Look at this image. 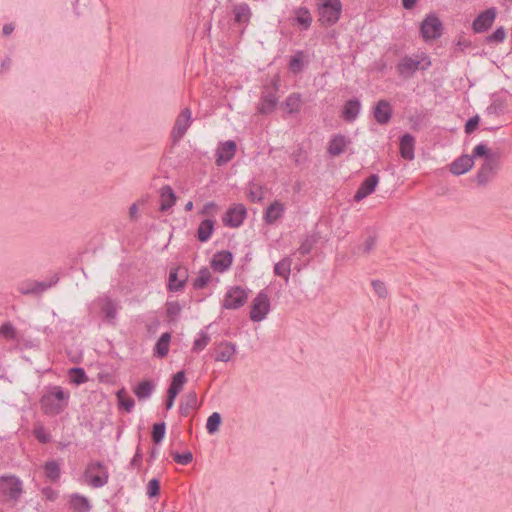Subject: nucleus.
<instances>
[{
    "instance_id": "nucleus-57",
    "label": "nucleus",
    "mask_w": 512,
    "mask_h": 512,
    "mask_svg": "<svg viewBox=\"0 0 512 512\" xmlns=\"http://www.w3.org/2000/svg\"><path fill=\"white\" fill-rule=\"evenodd\" d=\"M312 247L313 241L306 239L301 243L300 247L298 248V252L300 255H307L311 252Z\"/></svg>"
},
{
    "instance_id": "nucleus-12",
    "label": "nucleus",
    "mask_w": 512,
    "mask_h": 512,
    "mask_svg": "<svg viewBox=\"0 0 512 512\" xmlns=\"http://www.w3.org/2000/svg\"><path fill=\"white\" fill-rule=\"evenodd\" d=\"M496 18V9L489 8L481 12L473 21L472 28L475 33L487 31L494 23Z\"/></svg>"
},
{
    "instance_id": "nucleus-61",
    "label": "nucleus",
    "mask_w": 512,
    "mask_h": 512,
    "mask_svg": "<svg viewBox=\"0 0 512 512\" xmlns=\"http://www.w3.org/2000/svg\"><path fill=\"white\" fill-rule=\"evenodd\" d=\"M417 0H402V5L405 9L411 10L415 7Z\"/></svg>"
},
{
    "instance_id": "nucleus-40",
    "label": "nucleus",
    "mask_w": 512,
    "mask_h": 512,
    "mask_svg": "<svg viewBox=\"0 0 512 512\" xmlns=\"http://www.w3.org/2000/svg\"><path fill=\"white\" fill-rule=\"evenodd\" d=\"M284 106L289 113L298 112L301 107V96L296 93L289 95L284 102Z\"/></svg>"
},
{
    "instance_id": "nucleus-23",
    "label": "nucleus",
    "mask_w": 512,
    "mask_h": 512,
    "mask_svg": "<svg viewBox=\"0 0 512 512\" xmlns=\"http://www.w3.org/2000/svg\"><path fill=\"white\" fill-rule=\"evenodd\" d=\"M176 202V195L169 185H165L160 189V211H167Z\"/></svg>"
},
{
    "instance_id": "nucleus-11",
    "label": "nucleus",
    "mask_w": 512,
    "mask_h": 512,
    "mask_svg": "<svg viewBox=\"0 0 512 512\" xmlns=\"http://www.w3.org/2000/svg\"><path fill=\"white\" fill-rule=\"evenodd\" d=\"M58 281V278H55L51 281H34V280H28L25 282H22L19 286V292L23 295H39L52 287L54 284H56Z\"/></svg>"
},
{
    "instance_id": "nucleus-50",
    "label": "nucleus",
    "mask_w": 512,
    "mask_h": 512,
    "mask_svg": "<svg viewBox=\"0 0 512 512\" xmlns=\"http://www.w3.org/2000/svg\"><path fill=\"white\" fill-rule=\"evenodd\" d=\"M210 336L205 333L201 332L200 337L196 339L193 343V350L194 351H201L203 350L209 343Z\"/></svg>"
},
{
    "instance_id": "nucleus-41",
    "label": "nucleus",
    "mask_w": 512,
    "mask_h": 512,
    "mask_svg": "<svg viewBox=\"0 0 512 512\" xmlns=\"http://www.w3.org/2000/svg\"><path fill=\"white\" fill-rule=\"evenodd\" d=\"M69 376L72 383L80 385L88 381L86 372L81 367H73L69 370Z\"/></svg>"
},
{
    "instance_id": "nucleus-10",
    "label": "nucleus",
    "mask_w": 512,
    "mask_h": 512,
    "mask_svg": "<svg viewBox=\"0 0 512 512\" xmlns=\"http://www.w3.org/2000/svg\"><path fill=\"white\" fill-rule=\"evenodd\" d=\"M247 216V210L244 205L236 204L230 207L222 217L223 224L231 228H237L242 225Z\"/></svg>"
},
{
    "instance_id": "nucleus-22",
    "label": "nucleus",
    "mask_w": 512,
    "mask_h": 512,
    "mask_svg": "<svg viewBox=\"0 0 512 512\" xmlns=\"http://www.w3.org/2000/svg\"><path fill=\"white\" fill-rule=\"evenodd\" d=\"M414 145H415V139L414 137L406 133L404 134L400 139V154L401 157L405 160H413L414 159Z\"/></svg>"
},
{
    "instance_id": "nucleus-31",
    "label": "nucleus",
    "mask_w": 512,
    "mask_h": 512,
    "mask_svg": "<svg viewBox=\"0 0 512 512\" xmlns=\"http://www.w3.org/2000/svg\"><path fill=\"white\" fill-rule=\"evenodd\" d=\"M170 341L171 334L168 332L163 333L155 344L154 355L159 358L165 357L169 352Z\"/></svg>"
},
{
    "instance_id": "nucleus-36",
    "label": "nucleus",
    "mask_w": 512,
    "mask_h": 512,
    "mask_svg": "<svg viewBox=\"0 0 512 512\" xmlns=\"http://www.w3.org/2000/svg\"><path fill=\"white\" fill-rule=\"evenodd\" d=\"M116 396L118 399L119 406L125 409V411L131 412L135 406V401L132 397L127 395L126 390L124 388L120 389L119 391H117Z\"/></svg>"
},
{
    "instance_id": "nucleus-6",
    "label": "nucleus",
    "mask_w": 512,
    "mask_h": 512,
    "mask_svg": "<svg viewBox=\"0 0 512 512\" xmlns=\"http://www.w3.org/2000/svg\"><path fill=\"white\" fill-rule=\"evenodd\" d=\"M500 167L499 158L485 159L476 174V182L479 186H485L491 182Z\"/></svg>"
},
{
    "instance_id": "nucleus-43",
    "label": "nucleus",
    "mask_w": 512,
    "mask_h": 512,
    "mask_svg": "<svg viewBox=\"0 0 512 512\" xmlns=\"http://www.w3.org/2000/svg\"><path fill=\"white\" fill-rule=\"evenodd\" d=\"M45 475L52 481H56L60 477V467L59 464L52 460L48 461L44 465Z\"/></svg>"
},
{
    "instance_id": "nucleus-27",
    "label": "nucleus",
    "mask_w": 512,
    "mask_h": 512,
    "mask_svg": "<svg viewBox=\"0 0 512 512\" xmlns=\"http://www.w3.org/2000/svg\"><path fill=\"white\" fill-rule=\"evenodd\" d=\"M197 408H198L197 394L194 391H192V392L187 393L186 396L184 397V399L180 405L179 412L182 416L186 417L189 415L191 410H194Z\"/></svg>"
},
{
    "instance_id": "nucleus-37",
    "label": "nucleus",
    "mask_w": 512,
    "mask_h": 512,
    "mask_svg": "<svg viewBox=\"0 0 512 512\" xmlns=\"http://www.w3.org/2000/svg\"><path fill=\"white\" fill-rule=\"evenodd\" d=\"M296 21L305 30L311 26L312 16L308 8L300 7L296 10Z\"/></svg>"
},
{
    "instance_id": "nucleus-17",
    "label": "nucleus",
    "mask_w": 512,
    "mask_h": 512,
    "mask_svg": "<svg viewBox=\"0 0 512 512\" xmlns=\"http://www.w3.org/2000/svg\"><path fill=\"white\" fill-rule=\"evenodd\" d=\"M379 182V177L376 174H371L369 177H367L359 186L357 189L354 200L356 202H360L364 198H366L368 195L374 192L377 184Z\"/></svg>"
},
{
    "instance_id": "nucleus-13",
    "label": "nucleus",
    "mask_w": 512,
    "mask_h": 512,
    "mask_svg": "<svg viewBox=\"0 0 512 512\" xmlns=\"http://www.w3.org/2000/svg\"><path fill=\"white\" fill-rule=\"evenodd\" d=\"M188 278L187 270L185 268L177 267L170 270L168 289L173 292L181 290Z\"/></svg>"
},
{
    "instance_id": "nucleus-52",
    "label": "nucleus",
    "mask_w": 512,
    "mask_h": 512,
    "mask_svg": "<svg viewBox=\"0 0 512 512\" xmlns=\"http://www.w3.org/2000/svg\"><path fill=\"white\" fill-rule=\"evenodd\" d=\"M0 334L7 339H15L16 330L10 322H6L0 326Z\"/></svg>"
},
{
    "instance_id": "nucleus-63",
    "label": "nucleus",
    "mask_w": 512,
    "mask_h": 512,
    "mask_svg": "<svg viewBox=\"0 0 512 512\" xmlns=\"http://www.w3.org/2000/svg\"><path fill=\"white\" fill-rule=\"evenodd\" d=\"M13 30H14V26L12 24H5L3 26V30L2 31H3V34L5 36H8V35H10L13 32Z\"/></svg>"
},
{
    "instance_id": "nucleus-39",
    "label": "nucleus",
    "mask_w": 512,
    "mask_h": 512,
    "mask_svg": "<svg viewBox=\"0 0 512 512\" xmlns=\"http://www.w3.org/2000/svg\"><path fill=\"white\" fill-rule=\"evenodd\" d=\"M210 279H211V273H210L209 269L206 267L202 268L199 271L198 276L196 277V279L193 282V287L198 290L203 289L207 286Z\"/></svg>"
},
{
    "instance_id": "nucleus-3",
    "label": "nucleus",
    "mask_w": 512,
    "mask_h": 512,
    "mask_svg": "<svg viewBox=\"0 0 512 512\" xmlns=\"http://www.w3.org/2000/svg\"><path fill=\"white\" fill-rule=\"evenodd\" d=\"M319 21L323 26H332L340 18L342 4L340 0H326L318 8Z\"/></svg>"
},
{
    "instance_id": "nucleus-18",
    "label": "nucleus",
    "mask_w": 512,
    "mask_h": 512,
    "mask_svg": "<svg viewBox=\"0 0 512 512\" xmlns=\"http://www.w3.org/2000/svg\"><path fill=\"white\" fill-rule=\"evenodd\" d=\"M233 261V255L230 251L222 250L220 252H217L212 260H211V267L214 271L217 272H224L226 271L232 264Z\"/></svg>"
},
{
    "instance_id": "nucleus-25",
    "label": "nucleus",
    "mask_w": 512,
    "mask_h": 512,
    "mask_svg": "<svg viewBox=\"0 0 512 512\" xmlns=\"http://www.w3.org/2000/svg\"><path fill=\"white\" fill-rule=\"evenodd\" d=\"M360 107L361 105L358 99H350L349 101L346 102L343 108V118L348 122L354 121L360 112Z\"/></svg>"
},
{
    "instance_id": "nucleus-29",
    "label": "nucleus",
    "mask_w": 512,
    "mask_h": 512,
    "mask_svg": "<svg viewBox=\"0 0 512 512\" xmlns=\"http://www.w3.org/2000/svg\"><path fill=\"white\" fill-rule=\"evenodd\" d=\"M214 231V221L205 219L200 222L197 228L196 237L200 242H207Z\"/></svg>"
},
{
    "instance_id": "nucleus-24",
    "label": "nucleus",
    "mask_w": 512,
    "mask_h": 512,
    "mask_svg": "<svg viewBox=\"0 0 512 512\" xmlns=\"http://www.w3.org/2000/svg\"><path fill=\"white\" fill-rule=\"evenodd\" d=\"M284 206L278 201L273 202L267 207L264 213V220L267 224H273L283 216Z\"/></svg>"
},
{
    "instance_id": "nucleus-58",
    "label": "nucleus",
    "mask_w": 512,
    "mask_h": 512,
    "mask_svg": "<svg viewBox=\"0 0 512 512\" xmlns=\"http://www.w3.org/2000/svg\"><path fill=\"white\" fill-rule=\"evenodd\" d=\"M142 459H143V454H142L140 447L138 446L136 449L135 455L130 462V465L134 468H139L141 466Z\"/></svg>"
},
{
    "instance_id": "nucleus-8",
    "label": "nucleus",
    "mask_w": 512,
    "mask_h": 512,
    "mask_svg": "<svg viewBox=\"0 0 512 512\" xmlns=\"http://www.w3.org/2000/svg\"><path fill=\"white\" fill-rule=\"evenodd\" d=\"M248 299V294L245 289L240 286L231 287L225 294L223 300V308L225 309H239Z\"/></svg>"
},
{
    "instance_id": "nucleus-33",
    "label": "nucleus",
    "mask_w": 512,
    "mask_h": 512,
    "mask_svg": "<svg viewBox=\"0 0 512 512\" xmlns=\"http://www.w3.org/2000/svg\"><path fill=\"white\" fill-rule=\"evenodd\" d=\"M70 507L74 512H89L91 509L89 500L79 494H73L71 496Z\"/></svg>"
},
{
    "instance_id": "nucleus-20",
    "label": "nucleus",
    "mask_w": 512,
    "mask_h": 512,
    "mask_svg": "<svg viewBox=\"0 0 512 512\" xmlns=\"http://www.w3.org/2000/svg\"><path fill=\"white\" fill-rule=\"evenodd\" d=\"M374 117L379 124H387L392 117L391 105L387 100H380L374 108Z\"/></svg>"
},
{
    "instance_id": "nucleus-9",
    "label": "nucleus",
    "mask_w": 512,
    "mask_h": 512,
    "mask_svg": "<svg viewBox=\"0 0 512 512\" xmlns=\"http://www.w3.org/2000/svg\"><path fill=\"white\" fill-rule=\"evenodd\" d=\"M420 32L424 40L437 39L442 35V23L435 15L427 16L420 26Z\"/></svg>"
},
{
    "instance_id": "nucleus-38",
    "label": "nucleus",
    "mask_w": 512,
    "mask_h": 512,
    "mask_svg": "<svg viewBox=\"0 0 512 512\" xmlns=\"http://www.w3.org/2000/svg\"><path fill=\"white\" fill-rule=\"evenodd\" d=\"M473 157V160L478 157H484L485 159L489 158H499V155L496 153H493L491 149H489L485 144L480 143L472 151V154L470 155Z\"/></svg>"
},
{
    "instance_id": "nucleus-35",
    "label": "nucleus",
    "mask_w": 512,
    "mask_h": 512,
    "mask_svg": "<svg viewBox=\"0 0 512 512\" xmlns=\"http://www.w3.org/2000/svg\"><path fill=\"white\" fill-rule=\"evenodd\" d=\"M305 54L303 51L299 50L297 51L289 61V69L292 73L298 74L300 73L305 66L304 63Z\"/></svg>"
},
{
    "instance_id": "nucleus-16",
    "label": "nucleus",
    "mask_w": 512,
    "mask_h": 512,
    "mask_svg": "<svg viewBox=\"0 0 512 512\" xmlns=\"http://www.w3.org/2000/svg\"><path fill=\"white\" fill-rule=\"evenodd\" d=\"M421 61L410 56L403 57L397 64V72L403 78H410L418 69Z\"/></svg>"
},
{
    "instance_id": "nucleus-53",
    "label": "nucleus",
    "mask_w": 512,
    "mask_h": 512,
    "mask_svg": "<svg viewBox=\"0 0 512 512\" xmlns=\"http://www.w3.org/2000/svg\"><path fill=\"white\" fill-rule=\"evenodd\" d=\"M160 491V482L158 479L153 478L147 484V495L149 498L156 497Z\"/></svg>"
},
{
    "instance_id": "nucleus-28",
    "label": "nucleus",
    "mask_w": 512,
    "mask_h": 512,
    "mask_svg": "<svg viewBox=\"0 0 512 512\" xmlns=\"http://www.w3.org/2000/svg\"><path fill=\"white\" fill-rule=\"evenodd\" d=\"M234 20L238 24H247L251 17V10L247 3H240L233 8Z\"/></svg>"
},
{
    "instance_id": "nucleus-26",
    "label": "nucleus",
    "mask_w": 512,
    "mask_h": 512,
    "mask_svg": "<svg viewBox=\"0 0 512 512\" xmlns=\"http://www.w3.org/2000/svg\"><path fill=\"white\" fill-rule=\"evenodd\" d=\"M235 345L230 342H221L216 350L215 361L228 362L234 355Z\"/></svg>"
},
{
    "instance_id": "nucleus-55",
    "label": "nucleus",
    "mask_w": 512,
    "mask_h": 512,
    "mask_svg": "<svg viewBox=\"0 0 512 512\" xmlns=\"http://www.w3.org/2000/svg\"><path fill=\"white\" fill-rule=\"evenodd\" d=\"M480 118L478 115H475L468 119V121L465 124V133L471 134L479 125Z\"/></svg>"
},
{
    "instance_id": "nucleus-19",
    "label": "nucleus",
    "mask_w": 512,
    "mask_h": 512,
    "mask_svg": "<svg viewBox=\"0 0 512 512\" xmlns=\"http://www.w3.org/2000/svg\"><path fill=\"white\" fill-rule=\"evenodd\" d=\"M474 165L473 157L462 155L450 164V172L454 175H462L468 172Z\"/></svg>"
},
{
    "instance_id": "nucleus-21",
    "label": "nucleus",
    "mask_w": 512,
    "mask_h": 512,
    "mask_svg": "<svg viewBox=\"0 0 512 512\" xmlns=\"http://www.w3.org/2000/svg\"><path fill=\"white\" fill-rule=\"evenodd\" d=\"M350 140L342 134L335 135L328 143L327 151L331 156H339L344 153Z\"/></svg>"
},
{
    "instance_id": "nucleus-45",
    "label": "nucleus",
    "mask_w": 512,
    "mask_h": 512,
    "mask_svg": "<svg viewBox=\"0 0 512 512\" xmlns=\"http://www.w3.org/2000/svg\"><path fill=\"white\" fill-rule=\"evenodd\" d=\"M166 424L164 422L155 423L152 427L151 438L155 444H159L165 437Z\"/></svg>"
},
{
    "instance_id": "nucleus-59",
    "label": "nucleus",
    "mask_w": 512,
    "mask_h": 512,
    "mask_svg": "<svg viewBox=\"0 0 512 512\" xmlns=\"http://www.w3.org/2000/svg\"><path fill=\"white\" fill-rule=\"evenodd\" d=\"M471 45V41L463 36L459 37L456 43L457 49L461 51H464V49L471 47Z\"/></svg>"
},
{
    "instance_id": "nucleus-64",
    "label": "nucleus",
    "mask_w": 512,
    "mask_h": 512,
    "mask_svg": "<svg viewBox=\"0 0 512 512\" xmlns=\"http://www.w3.org/2000/svg\"><path fill=\"white\" fill-rule=\"evenodd\" d=\"M180 392L177 391L176 389H172V388H168L167 390V397L169 398H172L175 400L176 396L179 394Z\"/></svg>"
},
{
    "instance_id": "nucleus-49",
    "label": "nucleus",
    "mask_w": 512,
    "mask_h": 512,
    "mask_svg": "<svg viewBox=\"0 0 512 512\" xmlns=\"http://www.w3.org/2000/svg\"><path fill=\"white\" fill-rule=\"evenodd\" d=\"M172 457L175 462H177L178 464H181V465H188L193 460V455L190 451H186L181 454L178 452H175L172 454Z\"/></svg>"
},
{
    "instance_id": "nucleus-2",
    "label": "nucleus",
    "mask_w": 512,
    "mask_h": 512,
    "mask_svg": "<svg viewBox=\"0 0 512 512\" xmlns=\"http://www.w3.org/2000/svg\"><path fill=\"white\" fill-rule=\"evenodd\" d=\"M23 493V483L15 475L0 476V496L5 502L15 506Z\"/></svg>"
},
{
    "instance_id": "nucleus-46",
    "label": "nucleus",
    "mask_w": 512,
    "mask_h": 512,
    "mask_svg": "<svg viewBox=\"0 0 512 512\" xmlns=\"http://www.w3.org/2000/svg\"><path fill=\"white\" fill-rule=\"evenodd\" d=\"M248 197L252 202H261L264 198L263 187L255 183H251L249 185Z\"/></svg>"
},
{
    "instance_id": "nucleus-42",
    "label": "nucleus",
    "mask_w": 512,
    "mask_h": 512,
    "mask_svg": "<svg viewBox=\"0 0 512 512\" xmlns=\"http://www.w3.org/2000/svg\"><path fill=\"white\" fill-rule=\"evenodd\" d=\"M221 423H222V417H221L220 413H218V412L212 413L207 419V423H206L207 432L209 434H215L216 432L219 431V427H220Z\"/></svg>"
},
{
    "instance_id": "nucleus-62",
    "label": "nucleus",
    "mask_w": 512,
    "mask_h": 512,
    "mask_svg": "<svg viewBox=\"0 0 512 512\" xmlns=\"http://www.w3.org/2000/svg\"><path fill=\"white\" fill-rule=\"evenodd\" d=\"M138 213V207L136 203H133L129 208V216L131 219H136Z\"/></svg>"
},
{
    "instance_id": "nucleus-54",
    "label": "nucleus",
    "mask_w": 512,
    "mask_h": 512,
    "mask_svg": "<svg viewBox=\"0 0 512 512\" xmlns=\"http://www.w3.org/2000/svg\"><path fill=\"white\" fill-rule=\"evenodd\" d=\"M372 287L374 292L378 295V297L386 298L388 296V290L384 282L380 280H373Z\"/></svg>"
},
{
    "instance_id": "nucleus-4",
    "label": "nucleus",
    "mask_w": 512,
    "mask_h": 512,
    "mask_svg": "<svg viewBox=\"0 0 512 512\" xmlns=\"http://www.w3.org/2000/svg\"><path fill=\"white\" fill-rule=\"evenodd\" d=\"M85 477L88 478L90 486L100 488L107 484L109 475L104 464L100 461H96L88 465L85 471Z\"/></svg>"
},
{
    "instance_id": "nucleus-34",
    "label": "nucleus",
    "mask_w": 512,
    "mask_h": 512,
    "mask_svg": "<svg viewBox=\"0 0 512 512\" xmlns=\"http://www.w3.org/2000/svg\"><path fill=\"white\" fill-rule=\"evenodd\" d=\"M117 304L110 298H105L101 307V311L104 315V318L110 322L113 323V321L116 318L117 315Z\"/></svg>"
},
{
    "instance_id": "nucleus-51",
    "label": "nucleus",
    "mask_w": 512,
    "mask_h": 512,
    "mask_svg": "<svg viewBox=\"0 0 512 512\" xmlns=\"http://www.w3.org/2000/svg\"><path fill=\"white\" fill-rule=\"evenodd\" d=\"M181 309V305L177 301L167 302L166 304V313L171 319L177 317L180 314Z\"/></svg>"
},
{
    "instance_id": "nucleus-7",
    "label": "nucleus",
    "mask_w": 512,
    "mask_h": 512,
    "mask_svg": "<svg viewBox=\"0 0 512 512\" xmlns=\"http://www.w3.org/2000/svg\"><path fill=\"white\" fill-rule=\"evenodd\" d=\"M191 123V110L189 108H185L177 116L171 132V138L174 144L178 143L184 137Z\"/></svg>"
},
{
    "instance_id": "nucleus-5",
    "label": "nucleus",
    "mask_w": 512,
    "mask_h": 512,
    "mask_svg": "<svg viewBox=\"0 0 512 512\" xmlns=\"http://www.w3.org/2000/svg\"><path fill=\"white\" fill-rule=\"evenodd\" d=\"M270 311V300L268 295L261 291L253 299L251 304L250 319L253 322L264 320Z\"/></svg>"
},
{
    "instance_id": "nucleus-47",
    "label": "nucleus",
    "mask_w": 512,
    "mask_h": 512,
    "mask_svg": "<svg viewBox=\"0 0 512 512\" xmlns=\"http://www.w3.org/2000/svg\"><path fill=\"white\" fill-rule=\"evenodd\" d=\"M186 383V376L184 371L177 372L169 385L170 388L176 389L177 391H181L184 384Z\"/></svg>"
},
{
    "instance_id": "nucleus-60",
    "label": "nucleus",
    "mask_w": 512,
    "mask_h": 512,
    "mask_svg": "<svg viewBox=\"0 0 512 512\" xmlns=\"http://www.w3.org/2000/svg\"><path fill=\"white\" fill-rule=\"evenodd\" d=\"M213 210H217V205L214 202H208L204 205L202 210L200 211V214L202 215H211Z\"/></svg>"
},
{
    "instance_id": "nucleus-32",
    "label": "nucleus",
    "mask_w": 512,
    "mask_h": 512,
    "mask_svg": "<svg viewBox=\"0 0 512 512\" xmlns=\"http://www.w3.org/2000/svg\"><path fill=\"white\" fill-rule=\"evenodd\" d=\"M291 264L292 259L290 257H285L279 262H277L274 266L275 275L282 277L286 283L289 281Z\"/></svg>"
},
{
    "instance_id": "nucleus-48",
    "label": "nucleus",
    "mask_w": 512,
    "mask_h": 512,
    "mask_svg": "<svg viewBox=\"0 0 512 512\" xmlns=\"http://www.w3.org/2000/svg\"><path fill=\"white\" fill-rule=\"evenodd\" d=\"M506 38L504 27H498L491 35L486 38L487 43H501Z\"/></svg>"
},
{
    "instance_id": "nucleus-14",
    "label": "nucleus",
    "mask_w": 512,
    "mask_h": 512,
    "mask_svg": "<svg viewBox=\"0 0 512 512\" xmlns=\"http://www.w3.org/2000/svg\"><path fill=\"white\" fill-rule=\"evenodd\" d=\"M236 148V143L233 140H228L221 143L216 151V164L221 166L232 160L235 156Z\"/></svg>"
},
{
    "instance_id": "nucleus-56",
    "label": "nucleus",
    "mask_w": 512,
    "mask_h": 512,
    "mask_svg": "<svg viewBox=\"0 0 512 512\" xmlns=\"http://www.w3.org/2000/svg\"><path fill=\"white\" fill-rule=\"evenodd\" d=\"M34 435L41 443H48L51 440L49 434H47L42 426H39L34 429Z\"/></svg>"
},
{
    "instance_id": "nucleus-44",
    "label": "nucleus",
    "mask_w": 512,
    "mask_h": 512,
    "mask_svg": "<svg viewBox=\"0 0 512 512\" xmlns=\"http://www.w3.org/2000/svg\"><path fill=\"white\" fill-rule=\"evenodd\" d=\"M377 243V235L371 234L369 235L364 243L357 247L355 253L369 254L372 250H374Z\"/></svg>"
},
{
    "instance_id": "nucleus-1",
    "label": "nucleus",
    "mask_w": 512,
    "mask_h": 512,
    "mask_svg": "<svg viewBox=\"0 0 512 512\" xmlns=\"http://www.w3.org/2000/svg\"><path fill=\"white\" fill-rule=\"evenodd\" d=\"M69 398V392L64 391L61 386H53L41 397V409L45 415H58L68 406Z\"/></svg>"
},
{
    "instance_id": "nucleus-30",
    "label": "nucleus",
    "mask_w": 512,
    "mask_h": 512,
    "mask_svg": "<svg viewBox=\"0 0 512 512\" xmlns=\"http://www.w3.org/2000/svg\"><path fill=\"white\" fill-rule=\"evenodd\" d=\"M154 389L155 384L152 380H144L134 388L133 392L139 400H145L152 395Z\"/></svg>"
},
{
    "instance_id": "nucleus-15",
    "label": "nucleus",
    "mask_w": 512,
    "mask_h": 512,
    "mask_svg": "<svg viewBox=\"0 0 512 512\" xmlns=\"http://www.w3.org/2000/svg\"><path fill=\"white\" fill-rule=\"evenodd\" d=\"M276 90H277V88H275L274 90L266 89L262 93L261 100H260V103L258 106V112L260 114L267 115V114H270L271 112H273V110L275 109V107L278 103V98L276 96Z\"/></svg>"
}]
</instances>
